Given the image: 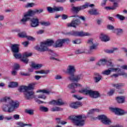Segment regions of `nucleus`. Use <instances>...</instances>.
Instances as JSON below:
<instances>
[{"mask_svg": "<svg viewBox=\"0 0 127 127\" xmlns=\"http://www.w3.org/2000/svg\"><path fill=\"white\" fill-rule=\"evenodd\" d=\"M54 57H51L50 59L51 60H56V61H60V60L59 59L56 58V57H58V55L54 54Z\"/></svg>", "mask_w": 127, "mask_h": 127, "instance_id": "nucleus-45", "label": "nucleus"}, {"mask_svg": "<svg viewBox=\"0 0 127 127\" xmlns=\"http://www.w3.org/2000/svg\"><path fill=\"white\" fill-rule=\"evenodd\" d=\"M50 105H53L54 106H57V101L52 100L49 102Z\"/></svg>", "mask_w": 127, "mask_h": 127, "instance_id": "nucleus-52", "label": "nucleus"}, {"mask_svg": "<svg viewBox=\"0 0 127 127\" xmlns=\"http://www.w3.org/2000/svg\"><path fill=\"white\" fill-rule=\"evenodd\" d=\"M87 43L91 46V45H93V44H94V40H93V39H89L87 40Z\"/></svg>", "mask_w": 127, "mask_h": 127, "instance_id": "nucleus-46", "label": "nucleus"}, {"mask_svg": "<svg viewBox=\"0 0 127 127\" xmlns=\"http://www.w3.org/2000/svg\"><path fill=\"white\" fill-rule=\"evenodd\" d=\"M96 112H99V109H92L91 110L89 111L88 113V115H92L96 113Z\"/></svg>", "mask_w": 127, "mask_h": 127, "instance_id": "nucleus-47", "label": "nucleus"}, {"mask_svg": "<svg viewBox=\"0 0 127 127\" xmlns=\"http://www.w3.org/2000/svg\"><path fill=\"white\" fill-rule=\"evenodd\" d=\"M73 97L74 98H75V99H77V100H78L79 101H80V100H82V99H83V97H81L78 95H73Z\"/></svg>", "mask_w": 127, "mask_h": 127, "instance_id": "nucleus-56", "label": "nucleus"}, {"mask_svg": "<svg viewBox=\"0 0 127 127\" xmlns=\"http://www.w3.org/2000/svg\"><path fill=\"white\" fill-rule=\"evenodd\" d=\"M31 27H37L39 25V20L37 18H33L30 20Z\"/></svg>", "mask_w": 127, "mask_h": 127, "instance_id": "nucleus-20", "label": "nucleus"}, {"mask_svg": "<svg viewBox=\"0 0 127 127\" xmlns=\"http://www.w3.org/2000/svg\"><path fill=\"white\" fill-rule=\"evenodd\" d=\"M30 16H32L30 11L28 10L24 14V17L21 19L20 21L22 24H24L26 21H28L30 19Z\"/></svg>", "mask_w": 127, "mask_h": 127, "instance_id": "nucleus-16", "label": "nucleus"}, {"mask_svg": "<svg viewBox=\"0 0 127 127\" xmlns=\"http://www.w3.org/2000/svg\"><path fill=\"white\" fill-rule=\"evenodd\" d=\"M47 9L50 13H53V12H55V7H52L50 6H48L47 7Z\"/></svg>", "mask_w": 127, "mask_h": 127, "instance_id": "nucleus-39", "label": "nucleus"}, {"mask_svg": "<svg viewBox=\"0 0 127 127\" xmlns=\"http://www.w3.org/2000/svg\"><path fill=\"white\" fill-rule=\"evenodd\" d=\"M79 93L84 94V95H88L90 98H92V99H98V98L101 97V94L99 91L88 90L87 89H81L79 90Z\"/></svg>", "mask_w": 127, "mask_h": 127, "instance_id": "nucleus-4", "label": "nucleus"}, {"mask_svg": "<svg viewBox=\"0 0 127 127\" xmlns=\"http://www.w3.org/2000/svg\"><path fill=\"white\" fill-rule=\"evenodd\" d=\"M31 66H32V68L35 69V70H38V69H40V68L42 67V64H36L34 63H32Z\"/></svg>", "mask_w": 127, "mask_h": 127, "instance_id": "nucleus-29", "label": "nucleus"}, {"mask_svg": "<svg viewBox=\"0 0 127 127\" xmlns=\"http://www.w3.org/2000/svg\"><path fill=\"white\" fill-rule=\"evenodd\" d=\"M116 17H117V18H118V19H120V20H125L126 17H125V16L118 14L116 15Z\"/></svg>", "mask_w": 127, "mask_h": 127, "instance_id": "nucleus-44", "label": "nucleus"}, {"mask_svg": "<svg viewBox=\"0 0 127 127\" xmlns=\"http://www.w3.org/2000/svg\"><path fill=\"white\" fill-rule=\"evenodd\" d=\"M62 105H64L63 100H62L61 99H58L57 100V106H62Z\"/></svg>", "mask_w": 127, "mask_h": 127, "instance_id": "nucleus-41", "label": "nucleus"}, {"mask_svg": "<svg viewBox=\"0 0 127 127\" xmlns=\"http://www.w3.org/2000/svg\"><path fill=\"white\" fill-rule=\"evenodd\" d=\"M95 77H94V82L95 83H98V82H100L101 80H102V75H100L99 73H95Z\"/></svg>", "mask_w": 127, "mask_h": 127, "instance_id": "nucleus-26", "label": "nucleus"}, {"mask_svg": "<svg viewBox=\"0 0 127 127\" xmlns=\"http://www.w3.org/2000/svg\"><path fill=\"white\" fill-rule=\"evenodd\" d=\"M112 72H121V69L119 68H109L108 69L103 71L102 74L109 76V75H111Z\"/></svg>", "mask_w": 127, "mask_h": 127, "instance_id": "nucleus-12", "label": "nucleus"}, {"mask_svg": "<svg viewBox=\"0 0 127 127\" xmlns=\"http://www.w3.org/2000/svg\"><path fill=\"white\" fill-rule=\"evenodd\" d=\"M116 50H118V48H113L111 49H107L105 50V52H106V53H108L109 54H112V53H114V52H115V51H116Z\"/></svg>", "mask_w": 127, "mask_h": 127, "instance_id": "nucleus-35", "label": "nucleus"}, {"mask_svg": "<svg viewBox=\"0 0 127 127\" xmlns=\"http://www.w3.org/2000/svg\"><path fill=\"white\" fill-rule=\"evenodd\" d=\"M80 9H85L86 8H88V7H93V6H95V5L94 4H90V3L86 2L84 4L80 6Z\"/></svg>", "mask_w": 127, "mask_h": 127, "instance_id": "nucleus-25", "label": "nucleus"}, {"mask_svg": "<svg viewBox=\"0 0 127 127\" xmlns=\"http://www.w3.org/2000/svg\"><path fill=\"white\" fill-rule=\"evenodd\" d=\"M110 110L112 112L115 113V115H117L118 116H123L125 115V111L122 109L119 108H111Z\"/></svg>", "mask_w": 127, "mask_h": 127, "instance_id": "nucleus-14", "label": "nucleus"}, {"mask_svg": "<svg viewBox=\"0 0 127 127\" xmlns=\"http://www.w3.org/2000/svg\"><path fill=\"white\" fill-rule=\"evenodd\" d=\"M2 102H4L2 106V109L3 112L12 113L19 107L18 101H14L9 97H4L2 99Z\"/></svg>", "mask_w": 127, "mask_h": 127, "instance_id": "nucleus-1", "label": "nucleus"}, {"mask_svg": "<svg viewBox=\"0 0 127 127\" xmlns=\"http://www.w3.org/2000/svg\"><path fill=\"white\" fill-rule=\"evenodd\" d=\"M76 72V67L73 65H68L66 69V73L70 75V76H73Z\"/></svg>", "mask_w": 127, "mask_h": 127, "instance_id": "nucleus-15", "label": "nucleus"}, {"mask_svg": "<svg viewBox=\"0 0 127 127\" xmlns=\"http://www.w3.org/2000/svg\"><path fill=\"white\" fill-rule=\"evenodd\" d=\"M13 56L15 59H21V58L22 57L21 54L19 53V52L14 53V54H13Z\"/></svg>", "mask_w": 127, "mask_h": 127, "instance_id": "nucleus-37", "label": "nucleus"}, {"mask_svg": "<svg viewBox=\"0 0 127 127\" xmlns=\"http://www.w3.org/2000/svg\"><path fill=\"white\" fill-rule=\"evenodd\" d=\"M69 35H72V36H91V34L88 32H84L83 31H72L68 33Z\"/></svg>", "mask_w": 127, "mask_h": 127, "instance_id": "nucleus-5", "label": "nucleus"}, {"mask_svg": "<svg viewBox=\"0 0 127 127\" xmlns=\"http://www.w3.org/2000/svg\"><path fill=\"white\" fill-rule=\"evenodd\" d=\"M40 111H41V112H48V111H49V109H48V108H47V107H45L44 106H41L40 107Z\"/></svg>", "mask_w": 127, "mask_h": 127, "instance_id": "nucleus-40", "label": "nucleus"}, {"mask_svg": "<svg viewBox=\"0 0 127 127\" xmlns=\"http://www.w3.org/2000/svg\"><path fill=\"white\" fill-rule=\"evenodd\" d=\"M14 70H18L19 69V64H14Z\"/></svg>", "mask_w": 127, "mask_h": 127, "instance_id": "nucleus-58", "label": "nucleus"}, {"mask_svg": "<svg viewBox=\"0 0 127 127\" xmlns=\"http://www.w3.org/2000/svg\"><path fill=\"white\" fill-rule=\"evenodd\" d=\"M68 119L71 120L75 126L77 127H84L86 123V120H87V116L85 115L70 116L68 117Z\"/></svg>", "mask_w": 127, "mask_h": 127, "instance_id": "nucleus-2", "label": "nucleus"}, {"mask_svg": "<svg viewBox=\"0 0 127 127\" xmlns=\"http://www.w3.org/2000/svg\"><path fill=\"white\" fill-rule=\"evenodd\" d=\"M99 38L100 40L103 41V42H108V41H110V37L104 33H101L100 34Z\"/></svg>", "mask_w": 127, "mask_h": 127, "instance_id": "nucleus-21", "label": "nucleus"}, {"mask_svg": "<svg viewBox=\"0 0 127 127\" xmlns=\"http://www.w3.org/2000/svg\"><path fill=\"white\" fill-rule=\"evenodd\" d=\"M13 118L14 120H17L19 119V115L15 114L13 116Z\"/></svg>", "mask_w": 127, "mask_h": 127, "instance_id": "nucleus-60", "label": "nucleus"}, {"mask_svg": "<svg viewBox=\"0 0 127 127\" xmlns=\"http://www.w3.org/2000/svg\"><path fill=\"white\" fill-rule=\"evenodd\" d=\"M98 64L99 66L107 65V66H113V64L112 63L111 61H108L106 59H103L100 60L98 63Z\"/></svg>", "mask_w": 127, "mask_h": 127, "instance_id": "nucleus-18", "label": "nucleus"}, {"mask_svg": "<svg viewBox=\"0 0 127 127\" xmlns=\"http://www.w3.org/2000/svg\"><path fill=\"white\" fill-rule=\"evenodd\" d=\"M84 76L83 74H78L75 76V74L73 75H70L67 77L68 80L72 81V82H78L80 80L83 79Z\"/></svg>", "mask_w": 127, "mask_h": 127, "instance_id": "nucleus-8", "label": "nucleus"}, {"mask_svg": "<svg viewBox=\"0 0 127 127\" xmlns=\"http://www.w3.org/2000/svg\"><path fill=\"white\" fill-rule=\"evenodd\" d=\"M41 25H43L44 26H49L50 25V22H41Z\"/></svg>", "mask_w": 127, "mask_h": 127, "instance_id": "nucleus-48", "label": "nucleus"}, {"mask_svg": "<svg viewBox=\"0 0 127 127\" xmlns=\"http://www.w3.org/2000/svg\"><path fill=\"white\" fill-rule=\"evenodd\" d=\"M18 86V83L12 82H10L9 85H8V88H16V87Z\"/></svg>", "mask_w": 127, "mask_h": 127, "instance_id": "nucleus-34", "label": "nucleus"}, {"mask_svg": "<svg viewBox=\"0 0 127 127\" xmlns=\"http://www.w3.org/2000/svg\"><path fill=\"white\" fill-rule=\"evenodd\" d=\"M95 49H97V45L93 44L90 46V50H95Z\"/></svg>", "mask_w": 127, "mask_h": 127, "instance_id": "nucleus-51", "label": "nucleus"}, {"mask_svg": "<svg viewBox=\"0 0 127 127\" xmlns=\"http://www.w3.org/2000/svg\"><path fill=\"white\" fill-rule=\"evenodd\" d=\"M123 29L121 28H116L113 30V32L116 33L117 35H121V34L123 33Z\"/></svg>", "mask_w": 127, "mask_h": 127, "instance_id": "nucleus-31", "label": "nucleus"}, {"mask_svg": "<svg viewBox=\"0 0 127 127\" xmlns=\"http://www.w3.org/2000/svg\"><path fill=\"white\" fill-rule=\"evenodd\" d=\"M70 107L72 109H78V108L82 107V103L80 102H75L70 104Z\"/></svg>", "mask_w": 127, "mask_h": 127, "instance_id": "nucleus-23", "label": "nucleus"}, {"mask_svg": "<svg viewBox=\"0 0 127 127\" xmlns=\"http://www.w3.org/2000/svg\"><path fill=\"white\" fill-rule=\"evenodd\" d=\"M69 89H75V88H78V87H82V85L80 83H71L68 85Z\"/></svg>", "mask_w": 127, "mask_h": 127, "instance_id": "nucleus-27", "label": "nucleus"}, {"mask_svg": "<svg viewBox=\"0 0 127 127\" xmlns=\"http://www.w3.org/2000/svg\"><path fill=\"white\" fill-rule=\"evenodd\" d=\"M75 54H83L86 53V49L84 48L77 49L75 52Z\"/></svg>", "mask_w": 127, "mask_h": 127, "instance_id": "nucleus-32", "label": "nucleus"}, {"mask_svg": "<svg viewBox=\"0 0 127 127\" xmlns=\"http://www.w3.org/2000/svg\"><path fill=\"white\" fill-rule=\"evenodd\" d=\"M54 44V41L52 40H47V41L41 43L40 46H36L35 49L40 52L48 51V46H52Z\"/></svg>", "mask_w": 127, "mask_h": 127, "instance_id": "nucleus-3", "label": "nucleus"}, {"mask_svg": "<svg viewBox=\"0 0 127 127\" xmlns=\"http://www.w3.org/2000/svg\"><path fill=\"white\" fill-rule=\"evenodd\" d=\"M62 18L64 20L67 19V18H68V15L63 14L62 16Z\"/></svg>", "mask_w": 127, "mask_h": 127, "instance_id": "nucleus-63", "label": "nucleus"}, {"mask_svg": "<svg viewBox=\"0 0 127 127\" xmlns=\"http://www.w3.org/2000/svg\"><path fill=\"white\" fill-rule=\"evenodd\" d=\"M35 5L34 3H28L25 6V7H33V6Z\"/></svg>", "mask_w": 127, "mask_h": 127, "instance_id": "nucleus-50", "label": "nucleus"}, {"mask_svg": "<svg viewBox=\"0 0 127 127\" xmlns=\"http://www.w3.org/2000/svg\"><path fill=\"white\" fill-rule=\"evenodd\" d=\"M55 11H63L64 7L63 6L55 7Z\"/></svg>", "mask_w": 127, "mask_h": 127, "instance_id": "nucleus-42", "label": "nucleus"}, {"mask_svg": "<svg viewBox=\"0 0 127 127\" xmlns=\"http://www.w3.org/2000/svg\"><path fill=\"white\" fill-rule=\"evenodd\" d=\"M10 48L11 52L13 53H18L19 52V44H12Z\"/></svg>", "mask_w": 127, "mask_h": 127, "instance_id": "nucleus-19", "label": "nucleus"}, {"mask_svg": "<svg viewBox=\"0 0 127 127\" xmlns=\"http://www.w3.org/2000/svg\"><path fill=\"white\" fill-rule=\"evenodd\" d=\"M32 53H24L23 54L22 57L21 59V61H22V62H23V63H25V64H27V63H28V59H27V57H30L31 56H32Z\"/></svg>", "mask_w": 127, "mask_h": 127, "instance_id": "nucleus-17", "label": "nucleus"}, {"mask_svg": "<svg viewBox=\"0 0 127 127\" xmlns=\"http://www.w3.org/2000/svg\"><path fill=\"white\" fill-rule=\"evenodd\" d=\"M26 113L27 114H28L29 115H30L31 116H32L34 114V110H30V109H27L26 110Z\"/></svg>", "mask_w": 127, "mask_h": 127, "instance_id": "nucleus-43", "label": "nucleus"}, {"mask_svg": "<svg viewBox=\"0 0 127 127\" xmlns=\"http://www.w3.org/2000/svg\"><path fill=\"white\" fill-rule=\"evenodd\" d=\"M24 95L26 100H31V99L35 98L34 92L33 91L27 90L26 92L24 93Z\"/></svg>", "mask_w": 127, "mask_h": 127, "instance_id": "nucleus-13", "label": "nucleus"}, {"mask_svg": "<svg viewBox=\"0 0 127 127\" xmlns=\"http://www.w3.org/2000/svg\"><path fill=\"white\" fill-rule=\"evenodd\" d=\"M120 74L121 76H124L125 78H127V73L122 72Z\"/></svg>", "mask_w": 127, "mask_h": 127, "instance_id": "nucleus-64", "label": "nucleus"}, {"mask_svg": "<svg viewBox=\"0 0 127 127\" xmlns=\"http://www.w3.org/2000/svg\"><path fill=\"white\" fill-rule=\"evenodd\" d=\"M55 79H56V80H60V79H62V76H61L60 75H57L55 76Z\"/></svg>", "mask_w": 127, "mask_h": 127, "instance_id": "nucleus-62", "label": "nucleus"}, {"mask_svg": "<svg viewBox=\"0 0 127 127\" xmlns=\"http://www.w3.org/2000/svg\"><path fill=\"white\" fill-rule=\"evenodd\" d=\"M51 112H59L60 111H63V109L58 107H55L51 109Z\"/></svg>", "mask_w": 127, "mask_h": 127, "instance_id": "nucleus-38", "label": "nucleus"}, {"mask_svg": "<svg viewBox=\"0 0 127 127\" xmlns=\"http://www.w3.org/2000/svg\"><path fill=\"white\" fill-rule=\"evenodd\" d=\"M17 125L20 127H25L27 126V124H24L23 122H18Z\"/></svg>", "mask_w": 127, "mask_h": 127, "instance_id": "nucleus-54", "label": "nucleus"}, {"mask_svg": "<svg viewBox=\"0 0 127 127\" xmlns=\"http://www.w3.org/2000/svg\"><path fill=\"white\" fill-rule=\"evenodd\" d=\"M81 24V21L78 18H73L70 23L67 24V27L76 28L78 25Z\"/></svg>", "mask_w": 127, "mask_h": 127, "instance_id": "nucleus-9", "label": "nucleus"}, {"mask_svg": "<svg viewBox=\"0 0 127 127\" xmlns=\"http://www.w3.org/2000/svg\"><path fill=\"white\" fill-rule=\"evenodd\" d=\"M98 120H101L104 125H109L112 124V121L108 118L105 115H100L98 117Z\"/></svg>", "mask_w": 127, "mask_h": 127, "instance_id": "nucleus-11", "label": "nucleus"}, {"mask_svg": "<svg viewBox=\"0 0 127 127\" xmlns=\"http://www.w3.org/2000/svg\"><path fill=\"white\" fill-rule=\"evenodd\" d=\"M72 42L73 44H80V43H81V40L76 39L74 41H73Z\"/></svg>", "mask_w": 127, "mask_h": 127, "instance_id": "nucleus-53", "label": "nucleus"}, {"mask_svg": "<svg viewBox=\"0 0 127 127\" xmlns=\"http://www.w3.org/2000/svg\"><path fill=\"white\" fill-rule=\"evenodd\" d=\"M116 90L115 89H112L110 90V91L108 93V95L109 96H113L114 94L115 93Z\"/></svg>", "mask_w": 127, "mask_h": 127, "instance_id": "nucleus-49", "label": "nucleus"}, {"mask_svg": "<svg viewBox=\"0 0 127 127\" xmlns=\"http://www.w3.org/2000/svg\"><path fill=\"white\" fill-rule=\"evenodd\" d=\"M35 85V83H30L27 86L22 85L18 88V91L21 92L25 93L27 91L33 90V89H34Z\"/></svg>", "mask_w": 127, "mask_h": 127, "instance_id": "nucleus-6", "label": "nucleus"}, {"mask_svg": "<svg viewBox=\"0 0 127 127\" xmlns=\"http://www.w3.org/2000/svg\"><path fill=\"white\" fill-rule=\"evenodd\" d=\"M71 11L72 12H74V13H78V12L80 11V10H81V7L79 6H72L71 9Z\"/></svg>", "mask_w": 127, "mask_h": 127, "instance_id": "nucleus-28", "label": "nucleus"}, {"mask_svg": "<svg viewBox=\"0 0 127 127\" xmlns=\"http://www.w3.org/2000/svg\"><path fill=\"white\" fill-rule=\"evenodd\" d=\"M12 116H10V117H4V120H5V121H10L11 120H12Z\"/></svg>", "mask_w": 127, "mask_h": 127, "instance_id": "nucleus-57", "label": "nucleus"}, {"mask_svg": "<svg viewBox=\"0 0 127 127\" xmlns=\"http://www.w3.org/2000/svg\"><path fill=\"white\" fill-rule=\"evenodd\" d=\"M27 39L28 40H31V41H34V40H35V38H33L32 36H27Z\"/></svg>", "mask_w": 127, "mask_h": 127, "instance_id": "nucleus-59", "label": "nucleus"}, {"mask_svg": "<svg viewBox=\"0 0 127 127\" xmlns=\"http://www.w3.org/2000/svg\"><path fill=\"white\" fill-rule=\"evenodd\" d=\"M69 42H70V39L68 38L58 39L55 42V47L56 48L62 47L64 43H69Z\"/></svg>", "mask_w": 127, "mask_h": 127, "instance_id": "nucleus-7", "label": "nucleus"}, {"mask_svg": "<svg viewBox=\"0 0 127 127\" xmlns=\"http://www.w3.org/2000/svg\"><path fill=\"white\" fill-rule=\"evenodd\" d=\"M37 93H42L43 94H39L38 96V99H42L43 100H46V96H45V94H47V95H49L50 93H51V91L45 89H42V90H39L37 91Z\"/></svg>", "mask_w": 127, "mask_h": 127, "instance_id": "nucleus-10", "label": "nucleus"}, {"mask_svg": "<svg viewBox=\"0 0 127 127\" xmlns=\"http://www.w3.org/2000/svg\"><path fill=\"white\" fill-rule=\"evenodd\" d=\"M18 35L19 37H20L21 38H27V34H26V32H22L20 33H19L18 34Z\"/></svg>", "mask_w": 127, "mask_h": 127, "instance_id": "nucleus-36", "label": "nucleus"}, {"mask_svg": "<svg viewBox=\"0 0 127 127\" xmlns=\"http://www.w3.org/2000/svg\"><path fill=\"white\" fill-rule=\"evenodd\" d=\"M29 11H30V13H31L32 16H33V15H35L36 13L38 14H39L40 13H42V12L43 11V9L41 8L39 9H36L35 10H29Z\"/></svg>", "mask_w": 127, "mask_h": 127, "instance_id": "nucleus-22", "label": "nucleus"}, {"mask_svg": "<svg viewBox=\"0 0 127 127\" xmlns=\"http://www.w3.org/2000/svg\"><path fill=\"white\" fill-rule=\"evenodd\" d=\"M89 14L91 15H100L101 13L97 9H91L88 11Z\"/></svg>", "mask_w": 127, "mask_h": 127, "instance_id": "nucleus-24", "label": "nucleus"}, {"mask_svg": "<svg viewBox=\"0 0 127 127\" xmlns=\"http://www.w3.org/2000/svg\"><path fill=\"white\" fill-rule=\"evenodd\" d=\"M107 29H108L109 30H113L115 29V27L113 25H107Z\"/></svg>", "mask_w": 127, "mask_h": 127, "instance_id": "nucleus-55", "label": "nucleus"}, {"mask_svg": "<svg viewBox=\"0 0 127 127\" xmlns=\"http://www.w3.org/2000/svg\"><path fill=\"white\" fill-rule=\"evenodd\" d=\"M125 99L124 96H119L116 98V101L119 104H123L125 103Z\"/></svg>", "mask_w": 127, "mask_h": 127, "instance_id": "nucleus-30", "label": "nucleus"}, {"mask_svg": "<svg viewBox=\"0 0 127 127\" xmlns=\"http://www.w3.org/2000/svg\"><path fill=\"white\" fill-rule=\"evenodd\" d=\"M113 87H115L116 89H121V88H123V87H125V83H119L117 84H112Z\"/></svg>", "mask_w": 127, "mask_h": 127, "instance_id": "nucleus-33", "label": "nucleus"}, {"mask_svg": "<svg viewBox=\"0 0 127 127\" xmlns=\"http://www.w3.org/2000/svg\"><path fill=\"white\" fill-rule=\"evenodd\" d=\"M61 118H56V123H57V124H59V125H60L61 123Z\"/></svg>", "mask_w": 127, "mask_h": 127, "instance_id": "nucleus-61", "label": "nucleus"}]
</instances>
